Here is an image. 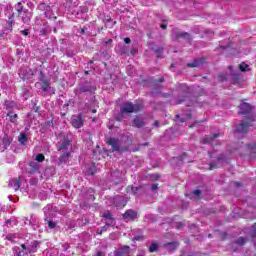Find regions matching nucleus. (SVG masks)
Segmentation results:
<instances>
[{"instance_id": "nucleus-50", "label": "nucleus", "mask_w": 256, "mask_h": 256, "mask_svg": "<svg viewBox=\"0 0 256 256\" xmlns=\"http://www.w3.org/2000/svg\"><path fill=\"white\" fill-rule=\"evenodd\" d=\"M229 69H232L231 66H229Z\"/></svg>"}, {"instance_id": "nucleus-19", "label": "nucleus", "mask_w": 256, "mask_h": 256, "mask_svg": "<svg viewBox=\"0 0 256 256\" xmlns=\"http://www.w3.org/2000/svg\"><path fill=\"white\" fill-rule=\"evenodd\" d=\"M239 69L240 71H242L243 73H245V71H249V64H246L245 62H242L239 65Z\"/></svg>"}, {"instance_id": "nucleus-43", "label": "nucleus", "mask_w": 256, "mask_h": 256, "mask_svg": "<svg viewBox=\"0 0 256 256\" xmlns=\"http://www.w3.org/2000/svg\"><path fill=\"white\" fill-rule=\"evenodd\" d=\"M47 87H48V86L44 87V91H47Z\"/></svg>"}, {"instance_id": "nucleus-41", "label": "nucleus", "mask_w": 256, "mask_h": 256, "mask_svg": "<svg viewBox=\"0 0 256 256\" xmlns=\"http://www.w3.org/2000/svg\"><path fill=\"white\" fill-rule=\"evenodd\" d=\"M102 255H103V253H101V252L97 253V256H102Z\"/></svg>"}, {"instance_id": "nucleus-31", "label": "nucleus", "mask_w": 256, "mask_h": 256, "mask_svg": "<svg viewBox=\"0 0 256 256\" xmlns=\"http://www.w3.org/2000/svg\"><path fill=\"white\" fill-rule=\"evenodd\" d=\"M219 77L221 78V81L227 80V75H225V74H220Z\"/></svg>"}, {"instance_id": "nucleus-24", "label": "nucleus", "mask_w": 256, "mask_h": 256, "mask_svg": "<svg viewBox=\"0 0 256 256\" xmlns=\"http://www.w3.org/2000/svg\"><path fill=\"white\" fill-rule=\"evenodd\" d=\"M157 247V244L153 243L149 248L150 253H155V251H157Z\"/></svg>"}, {"instance_id": "nucleus-6", "label": "nucleus", "mask_w": 256, "mask_h": 256, "mask_svg": "<svg viewBox=\"0 0 256 256\" xmlns=\"http://www.w3.org/2000/svg\"><path fill=\"white\" fill-rule=\"evenodd\" d=\"M179 245H180V243L175 241V242L165 243V244H163V247L169 253H175V251H177V247H179Z\"/></svg>"}, {"instance_id": "nucleus-13", "label": "nucleus", "mask_w": 256, "mask_h": 256, "mask_svg": "<svg viewBox=\"0 0 256 256\" xmlns=\"http://www.w3.org/2000/svg\"><path fill=\"white\" fill-rule=\"evenodd\" d=\"M22 251H20L17 256H23L27 253H35V247H25V245H22Z\"/></svg>"}, {"instance_id": "nucleus-35", "label": "nucleus", "mask_w": 256, "mask_h": 256, "mask_svg": "<svg viewBox=\"0 0 256 256\" xmlns=\"http://www.w3.org/2000/svg\"><path fill=\"white\" fill-rule=\"evenodd\" d=\"M234 185H235L236 187H242V186H243V184H241V182H234Z\"/></svg>"}, {"instance_id": "nucleus-44", "label": "nucleus", "mask_w": 256, "mask_h": 256, "mask_svg": "<svg viewBox=\"0 0 256 256\" xmlns=\"http://www.w3.org/2000/svg\"><path fill=\"white\" fill-rule=\"evenodd\" d=\"M92 113H97V111L96 110H92Z\"/></svg>"}, {"instance_id": "nucleus-38", "label": "nucleus", "mask_w": 256, "mask_h": 256, "mask_svg": "<svg viewBox=\"0 0 256 256\" xmlns=\"http://www.w3.org/2000/svg\"><path fill=\"white\" fill-rule=\"evenodd\" d=\"M15 119H16V118H14L13 116H11L10 121H11L12 123H15Z\"/></svg>"}, {"instance_id": "nucleus-12", "label": "nucleus", "mask_w": 256, "mask_h": 256, "mask_svg": "<svg viewBox=\"0 0 256 256\" xmlns=\"http://www.w3.org/2000/svg\"><path fill=\"white\" fill-rule=\"evenodd\" d=\"M114 203H115L116 207H125V205H127V202L121 196H116L114 198Z\"/></svg>"}, {"instance_id": "nucleus-25", "label": "nucleus", "mask_w": 256, "mask_h": 256, "mask_svg": "<svg viewBox=\"0 0 256 256\" xmlns=\"http://www.w3.org/2000/svg\"><path fill=\"white\" fill-rule=\"evenodd\" d=\"M88 175H94L95 174V167H92L86 171Z\"/></svg>"}, {"instance_id": "nucleus-22", "label": "nucleus", "mask_w": 256, "mask_h": 256, "mask_svg": "<svg viewBox=\"0 0 256 256\" xmlns=\"http://www.w3.org/2000/svg\"><path fill=\"white\" fill-rule=\"evenodd\" d=\"M143 125V121H141V118H135L134 119V126L135 127H141Z\"/></svg>"}, {"instance_id": "nucleus-7", "label": "nucleus", "mask_w": 256, "mask_h": 256, "mask_svg": "<svg viewBox=\"0 0 256 256\" xmlns=\"http://www.w3.org/2000/svg\"><path fill=\"white\" fill-rule=\"evenodd\" d=\"M72 125L76 129H81V127H83V119L81 118V115L72 117Z\"/></svg>"}, {"instance_id": "nucleus-11", "label": "nucleus", "mask_w": 256, "mask_h": 256, "mask_svg": "<svg viewBox=\"0 0 256 256\" xmlns=\"http://www.w3.org/2000/svg\"><path fill=\"white\" fill-rule=\"evenodd\" d=\"M120 142L115 138H110L108 140V145H111L113 151H119Z\"/></svg>"}, {"instance_id": "nucleus-1", "label": "nucleus", "mask_w": 256, "mask_h": 256, "mask_svg": "<svg viewBox=\"0 0 256 256\" xmlns=\"http://www.w3.org/2000/svg\"><path fill=\"white\" fill-rule=\"evenodd\" d=\"M178 95L182 98H178L176 100V105H181V103H185V101H187V99H189V96L191 95V87H189L187 84H179Z\"/></svg>"}, {"instance_id": "nucleus-9", "label": "nucleus", "mask_w": 256, "mask_h": 256, "mask_svg": "<svg viewBox=\"0 0 256 256\" xmlns=\"http://www.w3.org/2000/svg\"><path fill=\"white\" fill-rule=\"evenodd\" d=\"M123 217H124L125 221H133V220L137 219V212H135L133 210H128L125 212Z\"/></svg>"}, {"instance_id": "nucleus-23", "label": "nucleus", "mask_w": 256, "mask_h": 256, "mask_svg": "<svg viewBox=\"0 0 256 256\" xmlns=\"http://www.w3.org/2000/svg\"><path fill=\"white\" fill-rule=\"evenodd\" d=\"M36 161H38L39 163L45 161V156H43V154H38L36 156Z\"/></svg>"}, {"instance_id": "nucleus-26", "label": "nucleus", "mask_w": 256, "mask_h": 256, "mask_svg": "<svg viewBox=\"0 0 256 256\" xmlns=\"http://www.w3.org/2000/svg\"><path fill=\"white\" fill-rule=\"evenodd\" d=\"M176 227H177V229H181V227H185V223H183V222H177V223H176Z\"/></svg>"}, {"instance_id": "nucleus-18", "label": "nucleus", "mask_w": 256, "mask_h": 256, "mask_svg": "<svg viewBox=\"0 0 256 256\" xmlns=\"http://www.w3.org/2000/svg\"><path fill=\"white\" fill-rule=\"evenodd\" d=\"M69 157H71V154H69V152L64 153V154L60 157V163H67V161H69Z\"/></svg>"}, {"instance_id": "nucleus-5", "label": "nucleus", "mask_w": 256, "mask_h": 256, "mask_svg": "<svg viewBox=\"0 0 256 256\" xmlns=\"http://www.w3.org/2000/svg\"><path fill=\"white\" fill-rule=\"evenodd\" d=\"M181 39H184L187 43H191L193 41L191 34L188 32H177L175 35V41H181Z\"/></svg>"}, {"instance_id": "nucleus-47", "label": "nucleus", "mask_w": 256, "mask_h": 256, "mask_svg": "<svg viewBox=\"0 0 256 256\" xmlns=\"http://www.w3.org/2000/svg\"><path fill=\"white\" fill-rule=\"evenodd\" d=\"M22 79H26V77H25V76H23V77H22Z\"/></svg>"}, {"instance_id": "nucleus-42", "label": "nucleus", "mask_w": 256, "mask_h": 256, "mask_svg": "<svg viewBox=\"0 0 256 256\" xmlns=\"http://www.w3.org/2000/svg\"><path fill=\"white\" fill-rule=\"evenodd\" d=\"M12 117H13L14 119H17V114H14Z\"/></svg>"}, {"instance_id": "nucleus-16", "label": "nucleus", "mask_w": 256, "mask_h": 256, "mask_svg": "<svg viewBox=\"0 0 256 256\" xmlns=\"http://www.w3.org/2000/svg\"><path fill=\"white\" fill-rule=\"evenodd\" d=\"M220 135H221L220 133H215V134H213L212 137H210V138H204V139L202 140V143L205 145V144H207V143L213 141V139H217Z\"/></svg>"}, {"instance_id": "nucleus-21", "label": "nucleus", "mask_w": 256, "mask_h": 256, "mask_svg": "<svg viewBox=\"0 0 256 256\" xmlns=\"http://www.w3.org/2000/svg\"><path fill=\"white\" fill-rule=\"evenodd\" d=\"M245 243H247V239L244 238V237H239V238L236 240V245L243 246Z\"/></svg>"}, {"instance_id": "nucleus-30", "label": "nucleus", "mask_w": 256, "mask_h": 256, "mask_svg": "<svg viewBox=\"0 0 256 256\" xmlns=\"http://www.w3.org/2000/svg\"><path fill=\"white\" fill-rule=\"evenodd\" d=\"M3 143H4L5 145H11V140H9V139H7V138H4Z\"/></svg>"}, {"instance_id": "nucleus-4", "label": "nucleus", "mask_w": 256, "mask_h": 256, "mask_svg": "<svg viewBox=\"0 0 256 256\" xmlns=\"http://www.w3.org/2000/svg\"><path fill=\"white\" fill-rule=\"evenodd\" d=\"M239 109V115H249V113L253 111V106H251L249 103L243 102L239 105Z\"/></svg>"}, {"instance_id": "nucleus-17", "label": "nucleus", "mask_w": 256, "mask_h": 256, "mask_svg": "<svg viewBox=\"0 0 256 256\" xmlns=\"http://www.w3.org/2000/svg\"><path fill=\"white\" fill-rule=\"evenodd\" d=\"M22 21L24 23H29V21H31V13L29 12H24L23 16H22Z\"/></svg>"}, {"instance_id": "nucleus-39", "label": "nucleus", "mask_w": 256, "mask_h": 256, "mask_svg": "<svg viewBox=\"0 0 256 256\" xmlns=\"http://www.w3.org/2000/svg\"><path fill=\"white\" fill-rule=\"evenodd\" d=\"M22 33H23L24 35H29V32H27V30L22 31Z\"/></svg>"}, {"instance_id": "nucleus-15", "label": "nucleus", "mask_w": 256, "mask_h": 256, "mask_svg": "<svg viewBox=\"0 0 256 256\" xmlns=\"http://www.w3.org/2000/svg\"><path fill=\"white\" fill-rule=\"evenodd\" d=\"M192 118L193 115L191 113L186 114L184 117H181L179 114L176 115V119H180L178 123H185V121H189Z\"/></svg>"}, {"instance_id": "nucleus-36", "label": "nucleus", "mask_w": 256, "mask_h": 256, "mask_svg": "<svg viewBox=\"0 0 256 256\" xmlns=\"http://www.w3.org/2000/svg\"><path fill=\"white\" fill-rule=\"evenodd\" d=\"M124 43H126V44L131 43V39H130V38H125V39H124Z\"/></svg>"}, {"instance_id": "nucleus-10", "label": "nucleus", "mask_w": 256, "mask_h": 256, "mask_svg": "<svg viewBox=\"0 0 256 256\" xmlns=\"http://www.w3.org/2000/svg\"><path fill=\"white\" fill-rule=\"evenodd\" d=\"M9 187L14 189V191H19V188L21 187V184L19 182V178H15V179L10 180Z\"/></svg>"}, {"instance_id": "nucleus-2", "label": "nucleus", "mask_w": 256, "mask_h": 256, "mask_svg": "<svg viewBox=\"0 0 256 256\" xmlns=\"http://www.w3.org/2000/svg\"><path fill=\"white\" fill-rule=\"evenodd\" d=\"M255 118H252L250 121H241L235 126V133H240L241 135H247L249 133V127H253V122Z\"/></svg>"}, {"instance_id": "nucleus-20", "label": "nucleus", "mask_w": 256, "mask_h": 256, "mask_svg": "<svg viewBox=\"0 0 256 256\" xmlns=\"http://www.w3.org/2000/svg\"><path fill=\"white\" fill-rule=\"evenodd\" d=\"M18 141L22 145H25V143H27V136H25V134H20V136L18 137Z\"/></svg>"}, {"instance_id": "nucleus-3", "label": "nucleus", "mask_w": 256, "mask_h": 256, "mask_svg": "<svg viewBox=\"0 0 256 256\" xmlns=\"http://www.w3.org/2000/svg\"><path fill=\"white\" fill-rule=\"evenodd\" d=\"M143 106L141 104H132L131 102H127L123 105L121 111L122 113H137V111H141Z\"/></svg>"}, {"instance_id": "nucleus-27", "label": "nucleus", "mask_w": 256, "mask_h": 256, "mask_svg": "<svg viewBox=\"0 0 256 256\" xmlns=\"http://www.w3.org/2000/svg\"><path fill=\"white\" fill-rule=\"evenodd\" d=\"M48 227L50 229H55V222L48 221Z\"/></svg>"}, {"instance_id": "nucleus-49", "label": "nucleus", "mask_w": 256, "mask_h": 256, "mask_svg": "<svg viewBox=\"0 0 256 256\" xmlns=\"http://www.w3.org/2000/svg\"><path fill=\"white\" fill-rule=\"evenodd\" d=\"M87 73H88V72L86 71L85 74L87 75Z\"/></svg>"}, {"instance_id": "nucleus-37", "label": "nucleus", "mask_w": 256, "mask_h": 256, "mask_svg": "<svg viewBox=\"0 0 256 256\" xmlns=\"http://www.w3.org/2000/svg\"><path fill=\"white\" fill-rule=\"evenodd\" d=\"M161 29H164V30L167 29V23H162L161 24Z\"/></svg>"}, {"instance_id": "nucleus-14", "label": "nucleus", "mask_w": 256, "mask_h": 256, "mask_svg": "<svg viewBox=\"0 0 256 256\" xmlns=\"http://www.w3.org/2000/svg\"><path fill=\"white\" fill-rule=\"evenodd\" d=\"M231 81H232V85H237V83H240L241 82V74L232 73L231 74Z\"/></svg>"}, {"instance_id": "nucleus-46", "label": "nucleus", "mask_w": 256, "mask_h": 256, "mask_svg": "<svg viewBox=\"0 0 256 256\" xmlns=\"http://www.w3.org/2000/svg\"><path fill=\"white\" fill-rule=\"evenodd\" d=\"M224 237H227V233H224Z\"/></svg>"}, {"instance_id": "nucleus-33", "label": "nucleus", "mask_w": 256, "mask_h": 256, "mask_svg": "<svg viewBox=\"0 0 256 256\" xmlns=\"http://www.w3.org/2000/svg\"><path fill=\"white\" fill-rule=\"evenodd\" d=\"M105 219H111V213L107 212L104 214Z\"/></svg>"}, {"instance_id": "nucleus-48", "label": "nucleus", "mask_w": 256, "mask_h": 256, "mask_svg": "<svg viewBox=\"0 0 256 256\" xmlns=\"http://www.w3.org/2000/svg\"><path fill=\"white\" fill-rule=\"evenodd\" d=\"M161 83H163V79H161Z\"/></svg>"}, {"instance_id": "nucleus-28", "label": "nucleus", "mask_w": 256, "mask_h": 256, "mask_svg": "<svg viewBox=\"0 0 256 256\" xmlns=\"http://www.w3.org/2000/svg\"><path fill=\"white\" fill-rule=\"evenodd\" d=\"M193 195H196V197H199V195H201V190L199 189L194 190Z\"/></svg>"}, {"instance_id": "nucleus-32", "label": "nucleus", "mask_w": 256, "mask_h": 256, "mask_svg": "<svg viewBox=\"0 0 256 256\" xmlns=\"http://www.w3.org/2000/svg\"><path fill=\"white\" fill-rule=\"evenodd\" d=\"M159 187V184H153L151 187L152 191H157V188Z\"/></svg>"}, {"instance_id": "nucleus-8", "label": "nucleus", "mask_w": 256, "mask_h": 256, "mask_svg": "<svg viewBox=\"0 0 256 256\" xmlns=\"http://www.w3.org/2000/svg\"><path fill=\"white\" fill-rule=\"evenodd\" d=\"M205 65V57L195 59L193 62L187 64V67L195 68Z\"/></svg>"}, {"instance_id": "nucleus-40", "label": "nucleus", "mask_w": 256, "mask_h": 256, "mask_svg": "<svg viewBox=\"0 0 256 256\" xmlns=\"http://www.w3.org/2000/svg\"><path fill=\"white\" fill-rule=\"evenodd\" d=\"M8 241H13V238H11L10 235L7 236Z\"/></svg>"}, {"instance_id": "nucleus-29", "label": "nucleus", "mask_w": 256, "mask_h": 256, "mask_svg": "<svg viewBox=\"0 0 256 256\" xmlns=\"http://www.w3.org/2000/svg\"><path fill=\"white\" fill-rule=\"evenodd\" d=\"M251 237H253V238L256 237V226H253Z\"/></svg>"}, {"instance_id": "nucleus-45", "label": "nucleus", "mask_w": 256, "mask_h": 256, "mask_svg": "<svg viewBox=\"0 0 256 256\" xmlns=\"http://www.w3.org/2000/svg\"><path fill=\"white\" fill-rule=\"evenodd\" d=\"M197 123H199V121L194 122V125H197Z\"/></svg>"}, {"instance_id": "nucleus-34", "label": "nucleus", "mask_w": 256, "mask_h": 256, "mask_svg": "<svg viewBox=\"0 0 256 256\" xmlns=\"http://www.w3.org/2000/svg\"><path fill=\"white\" fill-rule=\"evenodd\" d=\"M209 169L210 171H213V169H217V166H215L214 164H210Z\"/></svg>"}]
</instances>
